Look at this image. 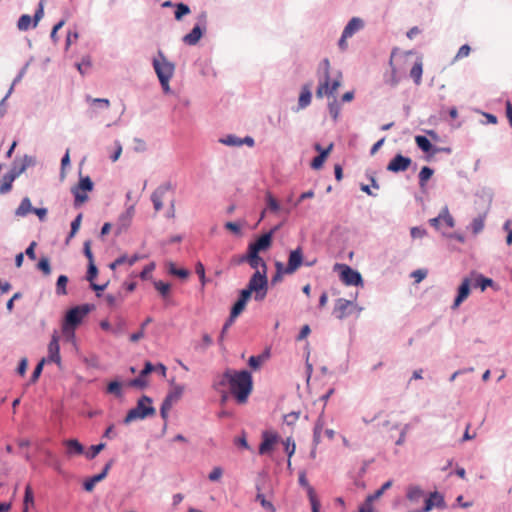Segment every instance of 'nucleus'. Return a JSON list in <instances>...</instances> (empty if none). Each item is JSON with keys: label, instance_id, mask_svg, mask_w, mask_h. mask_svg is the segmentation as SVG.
<instances>
[{"label": "nucleus", "instance_id": "obj_62", "mask_svg": "<svg viewBox=\"0 0 512 512\" xmlns=\"http://www.w3.org/2000/svg\"><path fill=\"white\" fill-rule=\"evenodd\" d=\"M43 15H44L43 0H41V2L39 4V8L36 10L35 15H34L33 27L37 26L39 20L43 17Z\"/></svg>", "mask_w": 512, "mask_h": 512}, {"label": "nucleus", "instance_id": "obj_20", "mask_svg": "<svg viewBox=\"0 0 512 512\" xmlns=\"http://www.w3.org/2000/svg\"><path fill=\"white\" fill-rule=\"evenodd\" d=\"M86 101L91 105V113L95 114L98 110H107L110 108V101L107 98H92L86 96Z\"/></svg>", "mask_w": 512, "mask_h": 512}, {"label": "nucleus", "instance_id": "obj_43", "mask_svg": "<svg viewBox=\"0 0 512 512\" xmlns=\"http://www.w3.org/2000/svg\"><path fill=\"white\" fill-rule=\"evenodd\" d=\"M256 501H258L267 512H275L273 504L267 500L263 494L258 493L256 496Z\"/></svg>", "mask_w": 512, "mask_h": 512}, {"label": "nucleus", "instance_id": "obj_29", "mask_svg": "<svg viewBox=\"0 0 512 512\" xmlns=\"http://www.w3.org/2000/svg\"><path fill=\"white\" fill-rule=\"evenodd\" d=\"M406 496L409 501L418 502L424 496V492L419 486H409Z\"/></svg>", "mask_w": 512, "mask_h": 512}, {"label": "nucleus", "instance_id": "obj_37", "mask_svg": "<svg viewBox=\"0 0 512 512\" xmlns=\"http://www.w3.org/2000/svg\"><path fill=\"white\" fill-rule=\"evenodd\" d=\"M74 188L78 190H83L84 192H90L93 190V182L90 179V177L86 176L83 178H80L79 183Z\"/></svg>", "mask_w": 512, "mask_h": 512}, {"label": "nucleus", "instance_id": "obj_2", "mask_svg": "<svg viewBox=\"0 0 512 512\" xmlns=\"http://www.w3.org/2000/svg\"><path fill=\"white\" fill-rule=\"evenodd\" d=\"M323 70V80L320 81L319 86L316 90V96L323 98L324 96L333 95L341 85L342 76L339 74L335 79H330V62L328 59H324L320 65Z\"/></svg>", "mask_w": 512, "mask_h": 512}, {"label": "nucleus", "instance_id": "obj_50", "mask_svg": "<svg viewBox=\"0 0 512 512\" xmlns=\"http://www.w3.org/2000/svg\"><path fill=\"white\" fill-rule=\"evenodd\" d=\"M38 268L45 274V275H49L51 273V267H50V262H49V259L46 258V257H43L40 259V261L38 262Z\"/></svg>", "mask_w": 512, "mask_h": 512}, {"label": "nucleus", "instance_id": "obj_28", "mask_svg": "<svg viewBox=\"0 0 512 512\" xmlns=\"http://www.w3.org/2000/svg\"><path fill=\"white\" fill-rule=\"evenodd\" d=\"M33 211V207L31 205V201L28 197L22 199L19 207L15 211V215L19 217H24L28 213Z\"/></svg>", "mask_w": 512, "mask_h": 512}, {"label": "nucleus", "instance_id": "obj_12", "mask_svg": "<svg viewBox=\"0 0 512 512\" xmlns=\"http://www.w3.org/2000/svg\"><path fill=\"white\" fill-rule=\"evenodd\" d=\"M272 234V231L265 233L261 237H259L255 242L249 244L247 252L259 254L260 251H265L269 249L272 244Z\"/></svg>", "mask_w": 512, "mask_h": 512}, {"label": "nucleus", "instance_id": "obj_7", "mask_svg": "<svg viewBox=\"0 0 512 512\" xmlns=\"http://www.w3.org/2000/svg\"><path fill=\"white\" fill-rule=\"evenodd\" d=\"M356 305L353 300H347L344 298H339L335 301L334 308H333V315L339 319L342 320L349 315L353 313L355 310Z\"/></svg>", "mask_w": 512, "mask_h": 512}, {"label": "nucleus", "instance_id": "obj_60", "mask_svg": "<svg viewBox=\"0 0 512 512\" xmlns=\"http://www.w3.org/2000/svg\"><path fill=\"white\" fill-rule=\"evenodd\" d=\"M332 148H333V144L332 143L327 148H325V149H322L320 144H316L315 145V149L320 152L319 156H322V158L324 160H326V158L328 157V155L332 151Z\"/></svg>", "mask_w": 512, "mask_h": 512}, {"label": "nucleus", "instance_id": "obj_56", "mask_svg": "<svg viewBox=\"0 0 512 512\" xmlns=\"http://www.w3.org/2000/svg\"><path fill=\"white\" fill-rule=\"evenodd\" d=\"M46 359H42L38 364L37 366L35 367L33 373H32V376H31V382H36L39 378V376L41 375V372H42V369H43V365L45 363Z\"/></svg>", "mask_w": 512, "mask_h": 512}, {"label": "nucleus", "instance_id": "obj_26", "mask_svg": "<svg viewBox=\"0 0 512 512\" xmlns=\"http://www.w3.org/2000/svg\"><path fill=\"white\" fill-rule=\"evenodd\" d=\"M431 505V510L434 507L443 508L445 507V501L443 496L438 492H433L429 495V497L425 500V505Z\"/></svg>", "mask_w": 512, "mask_h": 512}, {"label": "nucleus", "instance_id": "obj_21", "mask_svg": "<svg viewBox=\"0 0 512 512\" xmlns=\"http://www.w3.org/2000/svg\"><path fill=\"white\" fill-rule=\"evenodd\" d=\"M470 293V280L465 278L458 289V295L454 300L453 308H457L468 296Z\"/></svg>", "mask_w": 512, "mask_h": 512}, {"label": "nucleus", "instance_id": "obj_38", "mask_svg": "<svg viewBox=\"0 0 512 512\" xmlns=\"http://www.w3.org/2000/svg\"><path fill=\"white\" fill-rule=\"evenodd\" d=\"M72 193L75 198V206H80L88 200L87 192H84L83 190H78L73 187Z\"/></svg>", "mask_w": 512, "mask_h": 512}, {"label": "nucleus", "instance_id": "obj_39", "mask_svg": "<svg viewBox=\"0 0 512 512\" xmlns=\"http://www.w3.org/2000/svg\"><path fill=\"white\" fill-rule=\"evenodd\" d=\"M169 273L182 279L188 278L190 272L184 268H177L175 264H169Z\"/></svg>", "mask_w": 512, "mask_h": 512}, {"label": "nucleus", "instance_id": "obj_44", "mask_svg": "<svg viewBox=\"0 0 512 512\" xmlns=\"http://www.w3.org/2000/svg\"><path fill=\"white\" fill-rule=\"evenodd\" d=\"M190 13V8L184 4L179 3L176 5L175 18L176 20H181L183 16Z\"/></svg>", "mask_w": 512, "mask_h": 512}, {"label": "nucleus", "instance_id": "obj_40", "mask_svg": "<svg viewBox=\"0 0 512 512\" xmlns=\"http://www.w3.org/2000/svg\"><path fill=\"white\" fill-rule=\"evenodd\" d=\"M32 25V18L31 16L27 15V14H24L22 15L19 20H18V23H17V27L19 30L21 31H26L28 30Z\"/></svg>", "mask_w": 512, "mask_h": 512}, {"label": "nucleus", "instance_id": "obj_34", "mask_svg": "<svg viewBox=\"0 0 512 512\" xmlns=\"http://www.w3.org/2000/svg\"><path fill=\"white\" fill-rule=\"evenodd\" d=\"M485 225V215H479L471 222V230L474 234L480 233Z\"/></svg>", "mask_w": 512, "mask_h": 512}, {"label": "nucleus", "instance_id": "obj_16", "mask_svg": "<svg viewBox=\"0 0 512 512\" xmlns=\"http://www.w3.org/2000/svg\"><path fill=\"white\" fill-rule=\"evenodd\" d=\"M48 361L54 362L58 365L61 364L60 357V346H59V336L57 333L52 335L51 341L48 345Z\"/></svg>", "mask_w": 512, "mask_h": 512}, {"label": "nucleus", "instance_id": "obj_59", "mask_svg": "<svg viewBox=\"0 0 512 512\" xmlns=\"http://www.w3.org/2000/svg\"><path fill=\"white\" fill-rule=\"evenodd\" d=\"M470 51H471V48L469 45L465 44V45H462L457 54H456V59H462V58H465L467 57L469 54H470Z\"/></svg>", "mask_w": 512, "mask_h": 512}, {"label": "nucleus", "instance_id": "obj_47", "mask_svg": "<svg viewBox=\"0 0 512 512\" xmlns=\"http://www.w3.org/2000/svg\"><path fill=\"white\" fill-rule=\"evenodd\" d=\"M155 289L163 296H167L170 292V284L157 281L154 283Z\"/></svg>", "mask_w": 512, "mask_h": 512}, {"label": "nucleus", "instance_id": "obj_49", "mask_svg": "<svg viewBox=\"0 0 512 512\" xmlns=\"http://www.w3.org/2000/svg\"><path fill=\"white\" fill-rule=\"evenodd\" d=\"M111 466H112V460H111V461H109V462L105 465V467H104V469H103V471H102L101 473H99V474L94 475L93 477H91V478H92V480H93L95 483H98V482L102 481L103 479H105V477L107 476V474H108V472H109V470H110Z\"/></svg>", "mask_w": 512, "mask_h": 512}, {"label": "nucleus", "instance_id": "obj_18", "mask_svg": "<svg viewBox=\"0 0 512 512\" xmlns=\"http://www.w3.org/2000/svg\"><path fill=\"white\" fill-rule=\"evenodd\" d=\"M250 297L248 296V292H240L239 299L236 301V303L233 305L231 312H230V322H234L235 318L238 317L243 310L246 307V304Z\"/></svg>", "mask_w": 512, "mask_h": 512}, {"label": "nucleus", "instance_id": "obj_57", "mask_svg": "<svg viewBox=\"0 0 512 512\" xmlns=\"http://www.w3.org/2000/svg\"><path fill=\"white\" fill-rule=\"evenodd\" d=\"M221 142L223 144L229 145V146H240L242 145V140L235 137V136H227L225 139H222Z\"/></svg>", "mask_w": 512, "mask_h": 512}, {"label": "nucleus", "instance_id": "obj_41", "mask_svg": "<svg viewBox=\"0 0 512 512\" xmlns=\"http://www.w3.org/2000/svg\"><path fill=\"white\" fill-rule=\"evenodd\" d=\"M266 203L267 207L274 213L278 212L280 210V205L277 201V199L270 193H266Z\"/></svg>", "mask_w": 512, "mask_h": 512}, {"label": "nucleus", "instance_id": "obj_64", "mask_svg": "<svg viewBox=\"0 0 512 512\" xmlns=\"http://www.w3.org/2000/svg\"><path fill=\"white\" fill-rule=\"evenodd\" d=\"M298 419H299V413L298 412H291V413L286 414L284 416V421L288 425H293Z\"/></svg>", "mask_w": 512, "mask_h": 512}, {"label": "nucleus", "instance_id": "obj_11", "mask_svg": "<svg viewBox=\"0 0 512 512\" xmlns=\"http://www.w3.org/2000/svg\"><path fill=\"white\" fill-rule=\"evenodd\" d=\"M412 163L409 157H405L401 154H397L391 159L387 165V170L393 173L406 171Z\"/></svg>", "mask_w": 512, "mask_h": 512}, {"label": "nucleus", "instance_id": "obj_4", "mask_svg": "<svg viewBox=\"0 0 512 512\" xmlns=\"http://www.w3.org/2000/svg\"><path fill=\"white\" fill-rule=\"evenodd\" d=\"M159 58L153 60V67L158 76L160 84L165 91L169 90V81L172 78L175 70L173 63L169 62L166 57L159 52Z\"/></svg>", "mask_w": 512, "mask_h": 512}, {"label": "nucleus", "instance_id": "obj_42", "mask_svg": "<svg viewBox=\"0 0 512 512\" xmlns=\"http://www.w3.org/2000/svg\"><path fill=\"white\" fill-rule=\"evenodd\" d=\"M33 504H34L33 490H32L30 485H27L26 488H25V495H24V501H23V509H26V508L29 509V505H33Z\"/></svg>", "mask_w": 512, "mask_h": 512}, {"label": "nucleus", "instance_id": "obj_33", "mask_svg": "<svg viewBox=\"0 0 512 512\" xmlns=\"http://www.w3.org/2000/svg\"><path fill=\"white\" fill-rule=\"evenodd\" d=\"M433 173L434 171L431 168L427 166L422 167L419 173V184L422 188L426 185L427 181L432 177Z\"/></svg>", "mask_w": 512, "mask_h": 512}, {"label": "nucleus", "instance_id": "obj_36", "mask_svg": "<svg viewBox=\"0 0 512 512\" xmlns=\"http://www.w3.org/2000/svg\"><path fill=\"white\" fill-rule=\"evenodd\" d=\"M68 283V277L66 275H60L56 282V293L58 295H66V285Z\"/></svg>", "mask_w": 512, "mask_h": 512}, {"label": "nucleus", "instance_id": "obj_46", "mask_svg": "<svg viewBox=\"0 0 512 512\" xmlns=\"http://www.w3.org/2000/svg\"><path fill=\"white\" fill-rule=\"evenodd\" d=\"M81 221H82V214H79L71 223V231H70V234L68 236V240H70L71 238H73L75 236V234L78 232L79 228H80V225H81Z\"/></svg>", "mask_w": 512, "mask_h": 512}, {"label": "nucleus", "instance_id": "obj_48", "mask_svg": "<svg viewBox=\"0 0 512 512\" xmlns=\"http://www.w3.org/2000/svg\"><path fill=\"white\" fill-rule=\"evenodd\" d=\"M195 271H196L197 275L199 276L202 287H204L207 283L204 265L201 262H197V264L195 266Z\"/></svg>", "mask_w": 512, "mask_h": 512}, {"label": "nucleus", "instance_id": "obj_45", "mask_svg": "<svg viewBox=\"0 0 512 512\" xmlns=\"http://www.w3.org/2000/svg\"><path fill=\"white\" fill-rule=\"evenodd\" d=\"M105 443H100L98 445H93L90 447L89 451L86 452V457L88 459H93L95 458L104 448H105Z\"/></svg>", "mask_w": 512, "mask_h": 512}, {"label": "nucleus", "instance_id": "obj_13", "mask_svg": "<svg viewBox=\"0 0 512 512\" xmlns=\"http://www.w3.org/2000/svg\"><path fill=\"white\" fill-rule=\"evenodd\" d=\"M247 262L251 268L260 271H266L267 272V265L262 257L259 256V254L247 252V254L241 256L237 263H244Z\"/></svg>", "mask_w": 512, "mask_h": 512}, {"label": "nucleus", "instance_id": "obj_55", "mask_svg": "<svg viewBox=\"0 0 512 512\" xmlns=\"http://www.w3.org/2000/svg\"><path fill=\"white\" fill-rule=\"evenodd\" d=\"M493 281L490 278H485L482 275L477 277V285L484 291L487 287L492 286Z\"/></svg>", "mask_w": 512, "mask_h": 512}, {"label": "nucleus", "instance_id": "obj_15", "mask_svg": "<svg viewBox=\"0 0 512 512\" xmlns=\"http://www.w3.org/2000/svg\"><path fill=\"white\" fill-rule=\"evenodd\" d=\"M429 223L432 227L436 229H439L442 223H444L447 228L454 227V219L449 213V210L446 206L441 210L440 214L437 217L430 219Z\"/></svg>", "mask_w": 512, "mask_h": 512}, {"label": "nucleus", "instance_id": "obj_52", "mask_svg": "<svg viewBox=\"0 0 512 512\" xmlns=\"http://www.w3.org/2000/svg\"><path fill=\"white\" fill-rule=\"evenodd\" d=\"M308 490H309V498H310V502H311V506H312V512H319L320 503L317 500L313 489L311 487H308Z\"/></svg>", "mask_w": 512, "mask_h": 512}, {"label": "nucleus", "instance_id": "obj_5", "mask_svg": "<svg viewBox=\"0 0 512 512\" xmlns=\"http://www.w3.org/2000/svg\"><path fill=\"white\" fill-rule=\"evenodd\" d=\"M267 272L257 270L251 276L247 288L243 289V292H248V296L251 297L252 293H255V300H263L267 293Z\"/></svg>", "mask_w": 512, "mask_h": 512}, {"label": "nucleus", "instance_id": "obj_35", "mask_svg": "<svg viewBox=\"0 0 512 512\" xmlns=\"http://www.w3.org/2000/svg\"><path fill=\"white\" fill-rule=\"evenodd\" d=\"M415 142L417 146L424 152H429L432 149V144L428 138L422 135H418L415 137Z\"/></svg>", "mask_w": 512, "mask_h": 512}, {"label": "nucleus", "instance_id": "obj_31", "mask_svg": "<svg viewBox=\"0 0 512 512\" xmlns=\"http://www.w3.org/2000/svg\"><path fill=\"white\" fill-rule=\"evenodd\" d=\"M15 178L9 172L3 176L2 183L0 185V194H6L12 189V184Z\"/></svg>", "mask_w": 512, "mask_h": 512}, {"label": "nucleus", "instance_id": "obj_61", "mask_svg": "<svg viewBox=\"0 0 512 512\" xmlns=\"http://www.w3.org/2000/svg\"><path fill=\"white\" fill-rule=\"evenodd\" d=\"M97 275V268L94 264V262L89 263L88 272H87V280L92 283V281L95 279Z\"/></svg>", "mask_w": 512, "mask_h": 512}, {"label": "nucleus", "instance_id": "obj_10", "mask_svg": "<svg viewBox=\"0 0 512 512\" xmlns=\"http://www.w3.org/2000/svg\"><path fill=\"white\" fill-rule=\"evenodd\" d=\"M303 262V252L300 247L290 252L287 266L284 268L283 272L285 274H293L296 272Z\"/></svg>", "mask_w": 512, "mask_h": 512}, {"label": "nucleus", "instance_id": "obj_58", "mask_svg": "<svg viewBox=\"0 0 512 512\" xmlns=\"http://www.w3.org/2000/svg\"><path fill=\"white\" fill-rule=\"evenodd\" d=\"M411 276H412V278H414L416 283H420L427 276V271L418 269V270L413 271Z\"/></svg>", "mask_w": 512, "mask_h": 512}, {"label": "nucleus", "instance_id": "obj_22", "mask_svg": "<svg viewBox=\"0 0 512 512\" xmlns=\"http://www.w3.org/2000/svg\"><path fill=\"white\" fill-rule=\"evenodd\" d=\"M364 26L363 20L357 17L352 18L345 26L343 33L344 38L352 37L357 31L362 29Z\"/></svg>", "mask_w": 512, "mask_h": 512}, {"label": "nucleus", "instance_id": "obj_17", "mask_svg": "<svg viewBox=\"0 0 512 512\" xmlns=\"http://www.w3.org/2000/svg\"><path fill=\"white\" fill-rule=\"evenodd\" d=\"M135 213V207L134 205H130L124 213H122L117 222V233L120 234L124 230H126L132 221V218Z\"/></svg>", "mask_w": 512, "mask_h": 512}, {"label": "nucleus", "instance_id": "obj_32", "mask_svg": "<svg viewBox=\"0 0 512 512\" xmlns=\"http://www.w3.org/2000/svg\"><path fill=\"white\" fill-rule=\"evenodd\" d=\"M393 58H394V52H392L390 61H389L392 71H391L390 76L385 80L386 84L389 85L390 87H396L399 83V78L397 77L396 69L393 66Z\"/></svg>", "mask_w": 512, "mask_h": 512}, {"label": "nucleus", "instance_id": "obj_6", "mask_svg": "<svg viewBox=\"0 0 512 512\" xmlns=\"http://www.w3.org/2000/svg\"><path fill=\"white\" fill-rule=\"evenodd\" d=\"M90 312L88 305L76 306L70 309L63 324L64 334H74L75 328L82 322L83 318Z\"/></svg>", "mask_w": 512, "mask_h": 512}, {"label": "nucleus", "instance_id": "obj_25", "mask_svg": "<svg viewBox=\"0 0 512 512\" xmlns=\"http://www.w3.org/2000/svg\"><path fill=\"white\" fill-rule=\"evenodd\" d=\"M203 30L199 25H196L190 33L186 34L183 37V41L188 45H195L198 43L200 38L202 37Z\"/></svg>", "mask_w": 512, "mask_h": 512}, {"label": "nucleus", "instance_id": "obj_23", "mask_svg": "<svg viewBox=\"0 0 512 512\" xmlns=\"http://www.w3.org/2000/svg\"><path fill=\"white\" fill-rule=\"evenodd\" d=\"M66 446V454L68 456L81 455L84 453L83 445L76 439H68L64 441Z\"/></svg>", "mask_w": 512, "mask_h": 512}, {"label": "nucleus", "instance_id": "obj_53", "mask_svg": "<svg viewBox=\"0 0 512 512\" xmlns=\"http://www.w3.org/2000/svg\"><path fill=\"white\" fill-rule=\"evenodd\" d=\"M262 363H263L262 356H251L248 361L249 366L254 370L259 369L260 366L262 365Z\"/></svg>", "mask_w": 512, "mask_h": 512}, {"label": "nucleus", "instance_id": "obj_1", "mask_svg": "<svg viewBox=\"0 0 512 512\" xmlns=\"http://www.w3.org/2000/svg\"><path fill=\"white\" fill-rule=\"evenodd\" d=\"M213 387L222 394V400L227 399V393L232 394L240 404L246 403L253 389L252 375L247 370L237 371L226 369L215 377Z\"/></svg>", "mask_w": 512, "mask_h": 512}, {"label": "nucleus", "instance_id": "obj_3", "mask_svg": "<svg viewBox=\"0 0 512 512\" xmlns=\"http://www.w3.org/2000/svg\"><path fill=\"white\" fill-rule=\"evenodd\" d=\"M155 414L156 410L152 406V399L144 395L138 400L136 407L128 411L123 422L124 424H130L133 421L143 420Z\"/></svg>", "mask_w": 512, "mask_h": 512}, {"label": "nucleus", "instance_id": "obj_30", "mask_svg": "<svg viewBox=\"0 0 512 512\" xmlns=\"http://www.w3.org/2000/svg\"><path fill=\"white\" fill-rule=\"evenodd\" d=\"M311 103V91L310 86L305 85L303 86L300 96H299V106L300 108H305Z\"/></svg>", "mask_w": 512, "mask_h": 512}, {"label": "nucleus", "instance_id": "obj_54", "mask_svg": "<svg viewBox=\"0 0 512 512\" xmlns=\"http://www.w3.org/2000/svg\"><path fill=\"white\" fill-rule=\"evenodd\" d=\"M222 475H223V470H222V468H220V467H214V468L212 469V471L209 473V475H208V479H209L210 481L215 482V481L220 480V479H221V477H222Z\"/></svg>", "mask_w": 512, "mask_h": 512}, {"label": "nucleus", "instance_id": "obj_9", "mask_svg": "<svg viewBox=\"0 0 512 512\" xmlns=\"http://www.w3.org/2000/svg\"><path fill=\"white\" fill-rule=\"evenodd\" d=\"M336 267L341 269L340 279L346 285H359L362 284V277L359 272L352 269L348 265L345 264H337Z\"/></svg>", "mask_w": 512, "mask_h": 512}, {"label": "nucleus", "instance_id": "obj_8", "mask_svg": "<svg viewBox=\"0 0 512 512\" xmlns=\"http://www.w3.org/2000/svg\"><path fill=\"white\" fill-rule=\"evenodd\" d=\"M172 196V187L169 183L160 185L151 195V200L156 212L163 208V202L168 197Z\"/></svg>", "mask_w": 512, "mask_h": 512}, {"label": "nucleus", "instance_id": "obj_19", "mask_svg": "<svg viewBox=\"0 0 512 512\" xmlns=\"http://www.w3.org/2000/svg\"><path fill=\"white\" fill-rule=\"evenodd\" d=\"M33 163V158L29 156H25L22 159L15 160L9 173L13 175L16 179L27 169V167L31 166Z\"/></svg>", "mask_w": 512, "mask_h": 512}, {"label": "nucleus", "instance_id": "obj_24", "mask_svg": "<svg viewBox=\"0 0 512 512\" xmlns=\"http://www.w3.org/2000/svg\"><path fill=\"white\" fill-rule=\"evenodd\" d=\"M422 73H423V62L421 58H418L413 64L410 70V76L414 80L416 85H420L422 81Z\"/></svg>", "mask_w": 512, "mask_h": 512}, {"label": "nucleus", "instance_id": "obj_51", "mask_svg": "<svg viewBox=\"0 0 512 512\" xmlns=\"http://www.w3.org/2000/svg\"><path fill=\"white\" fill-rule=\"evenodd\" d=\"M107 392L115 394L116 396L121 395V383L118 381H112L107 386Z\"/></svg>", "mask_w": 512, "mask_h": 512}, {"label": "nucleus", "instance_id": "obj_63", "mask_svg": "<svg viewBox=\"0 0 512 512\" xmlns=\"http://www.w3.org/2000/svg\"><path fill=\"white\" fill-rule=\"evenodd\" d=\"M84 254L90 262H94L93 254L91 251V241L87 240L84 242Z\"/></svg>", "mask_w": 512, "mask_h": 512}, {"label": "nucleus", "instance_id": "obj_27", "mask_svg": "<svg viewBox=\"0 0 512 512\" xmlns=\"http://www.w3.org/2000/svg\"><path fill=\"white\" fill-rule=\"evenodd\" d=\"M171 389L169 390L167 396L173 401L177 402L183 395L184 386L180 384H176L174 379L170 381Z\"/></svg>", "mask_w": 512, "mask_h": 512}, {"label": "nucleus", "instance_id": "obj_14", "mask_svg": "<svg viewBox=\"0 0 512 512\" xmlns=\"http://www.w3.org/2000/svg\"><path fill=\"white\" fill-rule=\"evenodd\" d=\"M277 441H278V435L276 433L269 432V431L263 432L262 442L259 446V454L265 455V454L270 453L273 450L274 445L277 443Z\"/></svg>", "mask_w": 512, "mask_h": 512}]
</instances>
